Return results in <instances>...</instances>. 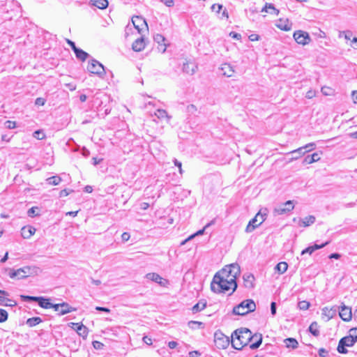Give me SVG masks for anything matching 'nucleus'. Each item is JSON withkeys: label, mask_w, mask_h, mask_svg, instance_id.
Returning <instances> with one entry per match:
<instances>
[{"label": "nucleus", "mask_w": 357, "mask_h": 357, "mask_svg": "<svg viewBox=\"0 0 357 357\" xmlns=\"http://www.w3.org/2000/svg\"><path fill=\"white\" fill-rule=\"evenodd\" d=\"M284 342L287 348L296 349L298 346V341L292 337L285 339Z\"/></svg>", "instance_id": "33"}, {"label": "nucleus", "mask_w": 357, "mask_h": 357, "mask_svg": "<svg viewBox=\"0 0 357 357\" xmlns=\"http://www.w3.org/2000/svg\"><path fill=\"white\" fill-rule=\"evenodd\" d=\"M145 47V42L144 38L136 39L132 45V48L135 52H140Z\"/></svg>", "instance_id": "19"}, {"label": "nucleus", "mask_w": 357, "mask_h": 357, "mask_svg": "<svg viewBox=\"0 0 357 357\" xmlns=\"http://www.w3.org/2000/svg\"><path fill=\"white\" fill-rule=\"evenodd\" d=\"M310 305V303L306 301H302L298 302V307L302 310H307L309 308Z\"/></svg>", "instance_id": "43"}, {"label": "nucleus", "mask_w": 357, "mask_h": 357, "mask_svg": "<svg viewBox=\"0 0 357 357\" xmlns=\"http://www.w3.org/2000/svg\"><path fill=\"white\" fill-rule=\"evenodd\" d=\"M33 136L38 139H43L45 137V134L40 130H36L33 132Z\"/></svg>", "instance_id": "49"}, {"label": "nucleus", "mask_w": 357, "mask_h": 357, "mask_svg": "<svg viewBox=\"0 0 357 357\" xmlns=\"http://www.w3.org/2000/svg\"><path fill=\"white\" fill-rule=\"evenodd\" d=\"M305 153H307V152L303 146L290 152V153H291V154H296V155H295L292 158V159H294V160L298 159L302 155H303Z\"/></svg>", "instance_id": "38"}, {"label": "nucleus", "mask_w": 357, "mask_h": 357, "mask_svg": "<svg viewBox=\"0 0 357 357\" xmlns=\"http://www.w3.org/2000/svg\"><path fill=\"white\" fill-rule=\"evenodd\" d=\"M154 40L159 45H163L165 48L163 50V52L166 50V45L164 43L165 40V38L162 34H156L154 36Z\"/></svg>", "instance_id": "41"}, {"label": "nucleus", "mask_w": 357, "mask_h": 357, "mask_svg": "<svg viewBox=\"0 0 357 357\" xmlns=\"http://www.w3.org/2000/svg\"><path fill=\"white\" fill-rule=\"evenodd\" d=\"M92 344L96 349H102L104 347V344L102 342L97 340L93 341Z\"/></svg>", "instance_id": "51"}, {"label": "nucleus", "mask_w": 357, "mask_h": 357, "mask_svg": "<svg viewBox=\"0 0 357 357\" xmlns=\"http://www.w3.org/2000/svg\"><path fill=\"white\" fill-rule=\"evenodd\" d=\"M154 115L160 120L166 119L167 121H169L171 119V116L167 114V111L162 109H157Z\"/></svg>", "instance_id": "25"}, {"label": "nucleus", "mask_w": 357, "mask_h": 357, "mask_svg": "<svg viewBox=\"0 0 357 357\" xmlns=\"http://www.w3.org/2000/svg\"><path fill=\"white\" fill-rule=\"evenodd\" d=\"M312 252H313V249H312V246H309L307 248L304 249L301 252V255H303L306 253H309L310 255H311Z\"/></svg>", "instance_id": "63"}, {"label": "nucleus", "mask_w": 357, "mask_h": 357, "mask_svg": "<svg viewBox=\"0 0 357 357\" xmlns=\"http://www.w3.org/2000/svg\"><path fill=\"white\" fill-rule=\"evenodd\" d=\"M37 302H38L39 306L43 307V308H44V309H50V308H51L52 303H50L49 298H45L42 297V296H40V297L38 296Z\"/></svg>", "instance_id": "27"}, {"label": "nucleus", "mask_w": 357, "mask_h": 357, "mask_svg": "<svg viewBox=\"0 0 357 357\" xmlns=\"http://www.w3.org/2000/svg\"><path fill=\"white\" fill-rule=\"evenodd\" d=\"M315 146H316V145L314 143H309L303 147L306 151V152H308V151H310L314 149Z\"/></svg>", "instance_id": "52"}, {"label": "nucleus", "mask_w": 357, "mask_h": 357, "mask_svg": "<svg viewBox=\"0 0 357 357\" xmlns=\"http://www.w3.org/2000/svg\"><path fill=\"white\" fill-rule=\"evenodd\" d=\"M252 340H255V342L250 345V348L251 349H256L259 348L262 342L261 334H259V335L255 334V335H252Z\"/></svg>", "instance_id": "24"}, {"label": "nucleus", "mask_w": 357, "mask_h": 357, "mask_svg": "<svg viewBox=\"0 0 357 357\" xmlns=\"http://www.w3.org/2000/svg\"><path fill=\"white\" fill-rule=\"evenodd\" d=\"M197 70V66L192 61H185V62L183 63L182 70L188 75H192L195 73Z\"/></svg>", "instance_id": "11"}, {"label": "nucleus", "mask_w": 357, "mask_h": 357, "mask_svg": "<svg viewBox=\"0 0 357 357\" xmlns=\"http://www.w3.org/2000/svg\"><path fill=\"white\" fill-rule=\"evenodd\" d=\"M205 229H206V228H205V227H204L203 229H202L199 230V231H197L195 234H192V235L190 236L188 238H186L185 240H184L183 241H182V242H181V245H184L187 241H190V240L192 239L195 236H199V235H202V234H204V230H205Z\"/></svg>", "instance_id": "42"}, {"label": "nucleus", "mask_w": 357, "mask_h": 357, "mask_svg": "<svg viewBox=\"0 0 357 357\" xmlns=\"http://www.w3.org/2000/svg\"><path fill=\"white\" fill-rule=\"evenodd\" d=\"M320 160V157L319 153H314L312 155H307L303 160L304 164H312L314 162L319 161Z\"/></svg>", "instance_id": "26"}, {"label": "nucleus", "mask_w": 357, "mask_h": 357, "mask_svg": "<svg viewBox=\"0 0 357 357\" xmlns=\"http://www.w3.org/2000/svg\"><path fill=\"white\" fill-rule=\"evenodd\" d=\"M315 220H316V218L314 215H308L303 219H299L298 225L300 227H306L310 226L312 224H314L315 222Z\"/></svg>", "instance_id": "17"}, {"label": "nucleus", "mask_w": 357, "mask_h": 357, "mask_svg": "<svg viewBox=\"0 0 357 357\" xmlns=\"http://www.w3.org/2000/svg\"><path fill=\"white\" fill-rule=\"evenodd\" d=\"M294 208V201L289 200L278 206L273 210L275 215H283L289 213Z\"/></svg>", "instance_id": "10"}, {"label": "nucleus", "mask_w": 357, "mask_h": 357, "mask_svg": "<svg viewBox=\"0 0 357 357\" xmlns=\"http://www.w3.org/2000/svg\"><path fill=\"white\" fill-rule=\"evenodd\" d=\"M222 9V5L215 3L211 6V10L217 13H219L220 10Z\"/></svg>", "instance_id": "50"}, {"label": "nucleus", "mask_w": 357, "mask_h": 357, "mask_svg": "<svg viewBox=\"0 0 357 357\" xmlns=\"http://www.w3.org/2000/svg\"><path fill=\"white\" fill-rule=\"evenodd\" d=\"M329 243L328 241H326V243H322L321 245H318V244H314V245H312V248L313 249V252H314L315 250H319V249H321L324 247H325L326 245H327Z\"/></svg>", "instance_id": "55"}, {"label": "nucleus", "mask_w": 357, "mask_h": 357, "mask_svg": "<svg viewBox=\"0 0 357 357\" xmlns=\"http://www.w3.org/2000/svg\"><path fill=\"white\" fill-rule=\"evenodd\" d=\"M347 346H344V344H342V342L340 341L338 346H337V351L340 354H347L348 352L347 349L345 348Z\"/></svg>", "instance_id": "48"}, {"label": "nucleus", "mask_w": 357, "mask_h": 357, "mask_svg": "<svg viewBox=\"0 0 357 357\" xmlns=\"http://www.w3.org/2000/svg\"><path fill=\"white\" fill-rule=\"evenodd\" d=\"M5 271H9L8 275L10 278H17L20 280L26 278L30 274L31 268L29 266H25L17 270H14L13 268H6Z\"/></svg>", "instance_id": "8"}, {"label": "nucleus", "mask_w": 357, "mask_h": 357, "mask_svg": "<svg viewBox=\"0 0 357 357\" xmlns=\"http://www.w3.org/2000/svg\"><path fill=\"white\" fill-rule=\"evenodd\" d=\"M309 331L315 337H318L320 334L319 326L316 321H313L309 326Z\"/></svg>", "instance_id": "31"}, {"label": "nucleus", "mask_w": 357, "mask_h": 357, "mask_svg": "<svg viewBox=\"0 0 357 357\" xmlns=\"http://www.w3.org/2000/svg\"><path fill=\"white\" fill-rule=\"evenodd\" d=\"M256 309L255 303L252 299L243 301L233 308V313L237 315H245L254 312Z\"/></svg>", "instance_id": "4"}, {"label": "nucleus", "mask_w": 357, "mask_h": 357, "mask_svg": "<svg viewBox=\"0 0 357 357\" xmlns=\"http://www.w3.org/2000/svg\"><path fill=\"white\" fill-rule=\"evenodd\" d=\"M72 192H73L72 190L63 189V190H61V192L59 193V197H66Z\"/></svg>", "instance_id": "56"}, {"label": "nucleus", "mask_w": 357, "mask_h": 357, "mask_svg": "<svg viewBox=\"0 0 357 357\" xmlns=\"http://www.w3.org/2000/svg\"><path fill=\"white\" fill-rule=\"evenodd\" d=\"M339 315L341 319L344 321H349L351 319L352 312L351 307H347L344 305L341 306L339 309Z\"/></svg>", "instance_id": "13"}, {"label": "nucleus", "mask_w": 357, "mask_h": 357, "mask_svg": "<svg viewBox=\"0 0 357 357\" xmlns=\"http://www.w3.org/2000/svg\"><path fill=\"white\" fill-rule=\"evenodd\" d=\"M73 326H75L74 329L78 333L79 336H82L84 339H85L89 333L88 328L82 324L79 323H71Z\"/></svg>", "instance_id": "14"}, {"label": "nucleus", "mask_w": 357, "mask_h": 357, "mask_svg": "<svg viewBox=\"0 0 357 357\" xmlns=\"http://www.w3.org/2000/svg\"><path fill=\"white\" fill-rule=\"evenodd\" d=\"M251 331L246 328H241L234 331L231 334V344L234 349L241 350L252 340Z\"/></svg>", "instance_id": "1"}, {"label": "nucleus", "mask_w": 357, "mask_h": 357, "mask_svg": "<svg viewBox=\"0 0 357 357\" xmlns=\"http://www.w3.org/2000/svg\"><path fill=\"white\" fill-rule=\"evenodd\" d=\"M262 11L269 13L271 14L274 13L275 15H278L279 13V10H277L271 3H266L265 7L262 9Z\"/></svg>", "instance_id": "36"}, {"label": "nucleus", "mask_w": 357, "mask_h": 357, "mask_svg": "<svg viewBox=\"0 0 357 357\" xmlns=\"http://www.w3.org/2000/svg\"><path fill=\"white\" fill-rule=\"evenodd\" d=\"M293 37L298 45H306L312 41L309 33L302 30L296 31L294 33Z\"/></svg>", "instance_id": "9"}, {"label": "nucleus", "mask_w": 357, "mask_h": 357, "mask_svg": "<svg viewBox=\"0 0 357 357\" xmlns=\"http://www.w3.org/2000/svg\"><path fill=\"white\" fill-rule=\"evenodd\" d=\"M36 231V229L33 227L26 226L22 228L21 234L24 238H29L35 234Z\"/></svg>", "instance_id": "18"}, {"label": "nucleus", "mask_w": 357, "mask_h": 357, "mask_svg": "<svg viewBox=\"0 0 357 357\" xmlns=\"http://www.w3.org/2000/svg\"><path fill=\"white\" fill-rule=\"evenodd\" d=\"M42 322V319L39 317L29 318L26 320V324L29 327H33Z\"/></svg>", "instance_id": "34"}, {"label": "nucleus", "mask_w": 357, "mask_h": 357, "mask_svg": "<svg viewBox=\"0 0 357 357\" xmlns=\"http://www.w3.org/2000/svg\"><path fill=\"white\" fill-rule=\"evenodd\" d=\"M38 210V208L37 206L31 207L27 211L28 216L33 218L34 216L38 215V213L37 212Z\"/></svg>", "instance_id": "46"}, {"label": "nucleus", "mask_w": 357, "mask_h": 357, "mask_svg": "<svg viewBox=\"0 0 357 357\" xmlns=\"http://www.w3.org/2000/svg\"><path fill=\"white\" fill-rule=\"evenodd\" d=\"M74 53L75 54L76 57L82 61H84L89 56V54L87 52L79 48H77Z\"/></svg>", "instance_id": "30"}, {"label": "nucleus", "mask_w": 357, "mask_h": 357, "mask_svg": "<svg viewBox=\"0 0 357 357\" xmlns=\"http://www.w3.org/2000/svg\"><path fill=\"white\" fill-rule=\"evenodd\" d=\"M66 42L70 46V47L72 48L73 52H75L78 48L76 47L75 43L73 41H72L69 39H67Z\"/></svg>", "instance_id": "62"}, {"label": "nucleus", "mask_w": 357, "mask_h": 357, "mask_svg": "<svg viewBox=\"0 0 357 357\" xmlns=\"http://www.w3.org/2000/svg\"><path fill=\"white\" fill-rule=\"evenodd\" d=\"M132 22L135 28L140 33L143 29V26L148 27L146 20L140 16H134L132 18Z\"/></svg>", "instance_id": "12"}, {"label": "nucleus", "mask_w": 357, "mask_h": 357, "mask_svg": "<svg viewBox=\"0 0 357 357\" xmlns=\"http://www.w3.org/2000/svg\"><path fill=\"white\" fill-rule=\"evenodd\" d=\"M244 285L246 288H252L254 287L253 282L255 280L254 275L251 273H245L243 275Z\"/></svg>", "instance_id": "22"}, {"label": "nucleus", "mask_w": 357, "mask_h": 357, "mask_svg": "<svg viewBox=\"0 0 357 357\" xmlns=\"http://www.w3.org/2000/svg\"><path fill=\"white\" fill-rule=\"evenodd\" d=\"M5 125L6 127L8 129H13L16 127V123L12 121H6Z\"/></svg>", "instance_id": "54"}, {"label": "nucleus", "mask_w": 357, "mask_h": 357, "mask_svg": "<svg viewBox=\"0 0 357 357\" xmlns=\"http://www.w3.org/2000/svg\"><path fill=\"white\" fill-rule=\"evenodd\" d=\"M266 216V213H262L261 211H259L256 215L249 221L245 228V232L250 233L253 231L265 221Z\"/></svg>", "instance_id": "5"}, {"label": "nucleus", "mask_w": 357, "mask_h": 357, "mask_svg": "<svg viewBox=\"0 0 357 357\" xmlns=\"http://www.w3.org/2000/svg\"><path fill=\"white\" fill-rule=\"evenodd\" d=\"M188 326L192 329H195L197 328H203L204 327V324L201 321H190L188 323Z\"/></svg>", "instance_id": "40"}, {"label": "nucleus", "mask_w": 357, "mask_h": 357, "mask_svg": "<svg viewBox=\"0 0 357 357\" xmlns=\"http://www.w3.org/2000/svg\"><path fill=\"white\" fill-rule=\"evenodd\" d=\"M241 273L240 266L236 264H231L225 266L221 271H218L215 275L223 280H229L233 283L232 292L237 288L236 278Z\"/></svg>", "instance_id": "2"}, {"label": "nucleus", "mask_w": 357, "mask_h": 357, "mask_svg": "<svg viewBox=\"0 0 357 357\" xmlns=\"http://www.w3.org/2000/svg\"><path fill=\"white\" fill-rule=\"evenodd\" d=\"M316 96V91L312 89H310L305 95V97L308 99H311Z\"/></svg>", "instance_id": "58"}, {"label": "nucleus", "mask_w": 357, "mask_h": 357, "mask_svg": "<svg viewBox=\"0 0 357 357\" xmlns=\"http://www.w3.org/2000/svg\"><path fill=\"white\" fill-rule=\"evenodd\" d=\"M338 307H334L332 308H328L327 307H325L322 309V314L327 317L328 319H332L335 314L337 311Z\"/></svg>", "instance_id": "23"}, {"label": "nucleus", "mask_w": 357, "mask_h": 357, "mask_svg": "<svg viewBox=\"0 0 357 357\" xmlns=\"http://www.w3.org/2000/svg\"><path fill=\"white\" fill-rule=\"evenodd\" d=\"M201 354L198 351H193L189 352V357H199Z\"/></svg>", "instance_id": "64"}, {"label": "nucleus", "mask_w": 357, "mask_h": 357, "mask_svg": "<svg viewBox=\"0 0 357 357\" xmlns=\"http://www.w3.org/2000/svg\"><path fill=\"white\" fill-rule=\"evenodd\" d=\"M287 268H288V264L287 263L284 262V261H282V262H280L278 263L275 267V269L280 274H282L284 273V272L287 271Z\"/></svg>", "instance_id": "35"}, {"label": "nucleus", "mask_w": 357, "mask_h": 357, "mask_svg": "<svg viewBox=\"0 0 357 357\" xmlns=\"http://www.w3.org/2000/svg\"><path fill=\"white\" fill-rule=\"evenodd\" d=\"M342 36H344L346 40H349L352 36V32L351 31H340L339 37H342Z\"/></svg>", "instance_id": "47"}, {"label": "nucleus", "mask_w": 357, "mask_h": 357, "mask_svg": "<svg viewBox=\"0 0 357 357\" xmlns=\"http://www.w3.org/2000/svg\"><path fill=\"white\" fill-rule=\"evenodd\" d=\"M206 307V301L205 300H201L192 307V311L193 313H197L203 310Z\"/></svg>", "instance_id": "29"}, {"label": "nucleus", "mask_w": 357, "mask_h": 357, "mask_svg": "<svg viewBox=\"0 0 357 357\" xmlns=\"http://www.w3.org/2000/svg\"><path fill=\"white\" fill-rule=\"evenodd\" d=\"M21 299L23 301L29 302V301H38V296H25V295H21L20 296Z\"/></svg>", "instance_id": "44"}, {"label": "nucleus", "mask_w": 357, "mask_h": 357, "mask_svg": "<svg viewBox=\"0 0 357 357\" xmlns=\"http://www.w3.org/2000/svg\"><path fill=\"white\" fill-rule=\"evenodd\" d=\"M15 301L0 296V305L15 306Z\"/></svg>", "instance_id": "37"}, {"label": "nucleus", "mask_w": 357, "mask_h": 357, "mask_svg": "<svg viewBox=\"0 0 357 357\" xmlns=\"http://www.w3.org/2000/svg\"><path fill=\"white\" fill-rule=\"evenodd\" d=\"M145 277L146 279L153 281L161 286H164L165 282H167L166 280H164L160 275L155 273H147Z\"/></svg>", "instance_id": "15"}, {"label": "nucleus", "mask_w": 357, "mask_h": 357, "mask_svg": "<svg viewBox=\"0 0 357 357\" xmlns=\"http://www.w3.org/2000/svg\"><path fill=\"white\" fill-rule=\"evenodd\" d=\"M276 26L281 30L283 31H289L291 29L292 24L289 21V20H279Z\"/></svg>", "instance_id": "20"}, {"label": "nucleus", "mask_w": 357, "mask_h": 357, "mask_svg": "<svg viewBox=\"0 0 357 357\" xmlns=\"http://www.w3.org/2000/svg\"><path fill=\"white\" fill-rule=\"evenodd\" d=\"M59 305L61 306L60 312H59V315H64L66 314H68V313H70L71 312H74L76 310L75 308L70 306L69 304L66 302L59 303Z\"/></svg>", "instance_id": "21"}, {"label": "nucleus", "mask_w": 357, "mask_h": 357, "mask_svg": "<svg viewBox=\"0 0 357 357\" xmlns=\"http://www.w3.org/2000/svg\"><path fill=\"white\" fill-rule=\"evenodd\" d=\"M91 4L100 9H105L108 6L107 0H90Z\"/></svg>", "instance_id": "28"}, {"label": "nucleus", "mask_w": 357, "mask_h": 357, "mask_svg": "<svg viewBox=\"0 0 357 357\" xmlns=\"http://www.w3.org/2000/svg\"><path fill=\"white\" fill-rule=\"evenodd\" d=\"M220 70L222 72V74L227 77H232L234 73V69L233 66H231L229 63L222 64L220 68Z\"/></svg>", "instance_id": "16"}, {"label": "nucleus", "mask_w": 357, "mask_h": 357, "mask_svg": "<svg viewBox=\"0 0 357 357\" xmlns=\"http://www.w3.org/2000/svg\"><path fill=\"white\" fill-rule=\"evenodd\" d=\"M62 179L59 176H53L47 179V182L50 185H57L61 182Z\"/></svg>", "instance_id": "39"}, {"label": "nucleus", "mask_w": 357, "mask_h": 357, "mask_svg": "<svg viewBox=\"0 0 357 357\" xmlns=\"http://www.w3.org/2000/svg\"><path fill=\"white\" fill-rule=\"evenodd\" d=\"M46 100L43 98H37L35 100V105L38 106H43Z\"/></svg>", "instance_id": "53"}, {"label": "nucleus", "mask_w": 357, "mask_h": 357, "mask_svg": "<svg viewBox=\"0 0 357 357\" xmlns=\"http://www.w3.org/2000/svg\"><path fill=\"white\" fill-rule=\"evenodd\" d=\"M87 70L89 73L96 74L100 77H102L105 74L103 65L94 59H92L89 61Z\"/></svg>", "instance_id": "7"}, {"label": "nucleus", "mask_w": 357, "mask_h": 357, "mask_svg": "<svg viewBox=\"0 0 357 357\" xmlns=\"http://www.w3.org/2000/svg\"><path fill=\"white\" fill-rule=\"evenodd\" d=\"M340 341L347 347H352L356 342L354 337L350 335L341 338Z\"/></svg>", "instance_id": "32"}, {"label": "nucleus", "mask_w": 357, "mask_h": 357, "mask_svg": "<svg viewBox=\"0 0 357 357\" xmlns=\"http://www.w3.org/2000/svg\"><path fill=\"white\" fill-rule=\"evenodd\" d=\"M349 335L352 336L354 340L357 342V328L350 329Z\"/></svg>", "instance_id": "57"}, {"label": "nucleus", "mask_w": 357, "mask_h": 357, "mask_svg": "<svg viewBox=\"0 0 357 357\" xmlns=\"http://www.w3.org/2000/svg\"><path fill=\"white\" fill-rule=\"evenodd\" d=\"M328 351L324 348H321L319 350V355L321 357H326L328 356Z\"/></svg>", "instance_id": "61"}, {"label": "nucleus", "mask_w": 357, "mask_h": 357, "mask_svg": "<svg viewBox=\"0 0 357 357\" xmlns=\"http://www.w3.org/2000/svg\"><path fill=\"white\" fill-rule=\"evenodd\" d=\"M160 1L167 7H172L174 5V2L173 0H160Z\"/></svg>", "instance_id": "60"}, {"label": "nucleus", "mask_w": 357, "mask_h": 357, "mask_svg": "<svg viewBox=\"0 0 357 357\" xmlns=\"http://www.w3.org/2000/svg\"><path fill=\"white\" fill-rule=\"evenodd\" d=\"M214 342L217 349H225L229 347L231 340L220 330H218L214 333Z\"/></svg>", "instance_id": "6"}, {"label": "nucleus", "mask_w": 357, "mask_h": 357, "mask_svg": "<svg viewBox=\"0 0 357 357\" xmlns=\"http://www.w3.org/2000/svg\"><path fill=\"white\" fill-rule=\"evenodd\" d=\"M8 317V314L6 310L0 309V323L5 322Z\"/></svg>", "instance_id": "45"}, {"label": "nucleus", "mask_w": 357, "mask_h": 357, "mask_svg": "<svg viewBox=\"0 0 357 357\" xmlns=\"http://www.w3.org/2000/svg\"><path fill=\"white\" fill-rule=\"evenodd\" d=\"M142 340L146 344L149 346H151L153 344L152 339L148 336H144Z\"/></svg>", "instance_id": "59"}, {"label": "nucleus", "mask_w": 357, "mask_h": 357, "mask_svg": "<svg viewBox=\"0 0 357 357\" xmlns=\"http://www.w3.org/2000/svg\"><path fill=\"white\" fill-rule=\"evenodd\" d=\"M233 283L229 280H223L219 275H214L211 284V289L215 293H225L229 289H232Z\"/></svg>", "instance_id": "3"}]
</instances>
